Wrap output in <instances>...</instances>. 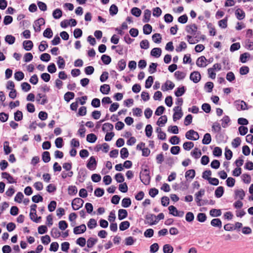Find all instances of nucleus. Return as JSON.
Instances as JSON below:
<instances>
[{
    "mask_svg": "<svg viewBox=\"0 0 253 253\" xmlns=\"http://www.w3.org/2000/svg\"><path fill=\"white\" fill-rule=\"evenodd\" d=\"M22 89L25 91L27 92L31 89V86L29 84L24 82L21 84Z\"/></svg>",
    "mask_w": 253,
    "mask_h": 253,
    "instance_id": "60",
    "label": "nucleus"
},
{
    "mask_svg": "<svg viewBox=\"0 0 253 253\" xmlns=\"http://www.w3.org/2000/svg\"><path fill=\"white\" fill-rule=\"evenodd\" d=\"M96 166L97 162L95 157L93 156L91 157L86 164L87 168L90 170H94L96 169Z\"/></svg>",
    "mask_w": 253,
    "mask_h": 253,
    "instance_id": "7",
    "label": "nucleus"
},
{
    "mask_svg": "<svg viewBox=\"0 0 253 253\" xmlns=\"http://www.w3.org/2000/svg\"><path fill=\"white\" fill-rule=\"evenodd\" d=\"M174 114L173 115V120L175 122L182 118L183 113L181 108L179 106H175L173 108Z\"/></svg>",
    "mask_w": 253,
    "mask_h": 253,
    "instance_id": "1",
    "label": "nucleus"
},
{
    "mask_svg": "<svg viewBox=\"0 0 253 253\" xmlns=\"http://www.w3.org/2000/svg\"><path fill=\"white\" fill-rule=\"evenodd\" d=\"M152 131L153 128L152 126L150 125H147L145 127L146 135L150 137L152 135Z\"/></svg>",
    "mask_w": 253,
    "mask_h": 253,
    "instance_id": "61",
    "label": "nucleus"
},
{
    "mask_svg": "<svg viewBox=\"0 0 253 253\" xmlns=\"http://www.w3.org/2000/svg\"><path fill=\"white\" fill-rule=\"evenodd\" d=\"M185 137L187 139L192 140H197L199 138V135L197 131L190 129L186 132Z\"/></svg>",
    "mask_w": 253,
    "mask_h": 253,
    "instance_id": "2",
    "label": "nucleus"
},
{
    "mask_svg": "<svg viewBox=\"0 0 253 253\" xmlns=\"http://www.w3.org/2000/svg\"><path fill=\"white\" fill-rule=\"evenodd\" d=\"M120 154H121V157L123 159H125L127 158L128 156V155H129L127 149L125 147L123 148L121 150Z\"/></svg>",
    "mask_w": 253,
    "mask_h": 253,
    "instance_id": "42",
    "label": "nucleus"
},
{
    "mask_svg": "<svg viewBox=\"0 0 253 253\" xmlns=\"http://www.w3.org/2000/svg\"><path fill=\"white\" fill-rule=\"evenodd\" d=\"M211 134L209 133H207L204 136V138L202 140V143L204 144L207 145L211 143Z\"/></svg>",
    "mask_w": 253,
    "mask_h": 253,
    "instance_id": "26",
    "label": "nucleus"
},
{
    "mask_svg": "<svg viewBox=\"0 0 253 253\" xmlns=\"http://www.w3.org/2000/svg\"><path fill=\"white\" fill-rule=\"evenodd\" d=\"M110 90V87L109 84H104L100 86V91L104 94H107Z\"/></svg>",
    "mask_w": 253,
    "mask_h": 253,
    "instance_id": "20",
    "label": "nucleus"
},
{
    "mask_svg": "<svg viewBox=\"0 0 253 253\" xmlns=\"http://www.w3.org/2000/svg\"><path fill=\"white\" fill-rule=\"evenodd\" d=\"M97 239L93 238H89L87 241V247L89 248H92L97 242Z\"/></svg>",
    "mask_w": 253,
    "mask_h": 253,
    "instance_id": "57",
    "label": "nucleus"
},
{
    "mask_svg": "<svg viewBox=\"0 0 253 253\" xmlns=\"http://www.w3.org/2000/svg\"><path fill=\"white\" fill-rule=\"evenodd\" d=\"M131 204V200L129 198H125L122 201V206L124 208L129 207Z\"/></svg>",
    "mask_w": 253,
    "mask_h": 253,
    "instance_id": "31",
    "label": "nucleus"
},
{
    "mask_svg": "<svg viewBox=\"0 0 253 253\" xmlns=\"http://www.w3.org/2000/svg\"><path fill=\"white\" fill-rule=\"evenodd\" d=\"M43 35L44 37L51 38L53 36V33L50 28H46L43 32Z\"/></svg>",
    "mask_w": 253,
    "mask_h": 253,
    "instance_id": "52",
    "label": "nucleus"
},
{
    "mask_svg": "<svg viewBox=\"0 0 253 253\" xmlns=\"http://www.w3.org/2000/svg\"><path fill=\"white\" fill-rule=\"evenodd\" d=\"M221 121L222 122L221 123L222 126L224 128H225L227 127L228 123L230 122V119L228 116H225L221 119Z\"/></svg>",
    "mask_w": 253,
    "mask_h": 253,
    "instance_id": "37",
    "label": "nucleus"
},
{
    "mask_svg": "<svg viewBox=\"0 0 253 253\" xmlns=\"http://www.w3.org/2000/svg\"><path fill=\"white\" fill-rule=\"evenodd\" d=\"M78 192V189L75 186H69L68 188V193L70 195H75Z\"/></svg>",
    "mask_w": 253,
    "mask_h": 253,
    "instance_id": "25",
    "label": "nucleus"
},
{
    "mask_svg": "<svg viewBox=\"0 0 253 253\" xmlns=\"http://www.w3.org/2000/svg\"><path fill=\"white\" fill-rule=\"evenodd\" d=\"M164 85L166 87V88H165V89H163L164 91L167 90L169 89H172L174 87V84L172 82H171L170 81H167L165 83Z\"/></svg>",
    "mask_w": 253,
    "mask_h": 253,
    "instance_id": "55",
    "label": "nucleus"
},
{
    "mask_svg": "<svg viewBox=\"0 0 253 253\" xmlns=\"http://www.w3.org/2000/svg\"><path fill=\"white\" fill-rule=\"evenodd\" d=\"M128 213L126 210L120 209L118 211V219L122 220L127 216Z\"/></svg>",
    "mask_w": 253,
    "mask_h": 253,
    "instance_id": "14",
    "label": "nucleus"
},
{
    "mask_svg": "<svg viewBox=\"0 0 253 253\" xmlns=\"http://www.w3.org/2000/svg\"><path fill=\"white\" fill-rule=\"evenodd\" d=\"M167 122V117L164 115L160 117L157 122V125L160 126L161 125H165Z\"/></svg>",
    "mask_w": 253,
    "mask_h": 253,
    "instance_id": "54",
    "label": "nucleus"
},
{
    "mask_svg": "<svg viewBox=\"0 0 253 253\" xmlns=\"http://www.w3.org/2000/svg\"><path fill=\"white\" fill-rule=\"evenodd\" d=\"M97 138V136L93 133H90L86 136V140L89 143L95 142Z\"/></svg>",
    "mask_w": 253,
    "mask_h": 253,
    "instance_id": "35",
    "label": "nucleus"
},
{
    "mask_svg": "<svg viewBox=\"0 0 253 253\" xmlns=\"http://www.w3.org/2000/svg\"><path fill=\"white\" fill-rule=\"evenodd\" d=\"M42 160L44 163H48L50 160V153L48 151H44L42 154Z\"/></svg>",
    "mask_w": 253,
    "mask_h": 253,
    "instance_id": "29",
    "label": "nucleus"
},
{
    "mask_svg": "<svg viewBox=\"0 0 253 253\" xmlns=\"http://www.w3.org/2000/svg\"><path fill=\"white\" fill-rule=\"evenodd\" d=\"M23 45L26 50L29 51L33 47V43L31 41H25L23 42Z\"/></svg>",
    "mask_w": 253,
    "mask_h": 253,
    "instance_id": "17",
    "label": "nucleus"
},
{
    "mask_svg": "<svg viewBox=\"0 0 253 253\" xmlns=\"http://www.w3.org/2000/svg\"><path fill=\"white\" fill-rule=\"evenodd\" d=\"M101 60L105 65H108L111 62V58L107 55L104 54L101 56Z\"/></svg>",
    "mask_w": 253,
    "mask_h": 253,
    "instance_id": "41",
    "label": "nucleus"
},
{
    "mask_svg": "<svg viewBox=\"0 0 253 253\" xmlns=\"http://www.w3.org/2000/svg\"><path fill=\"white\" fill-rule=\"evenodd\" d=\"M191 155L196 159L199 158L201 155L202 153L200 150H199L198 148H195L191 152Z\"/></svg>",
    "mask_w": 253,
    "mask_h": 253,
    "instance_id": "21",
    "label": "nucleus"
},
{
    "mask_svg": "<svg viewBox=\"0 0 253 253\" xmlns=\"http://www.w3.org/2000/svg\"><path fill=\"white\" fill-rule=\"evenodd\" d=\"M84 202V201L80 198H75L72 202L73 209L75 211L79 210L83 206Z\"/></svg>",
    "mask_w": 253,
    "mask_h": 253,
    "instance_id": "4",
    "label": "nucleus"
},
{
    "mask_svg": "<svg viewBox=\"0 0 253 253\" xmlns=\"http://www.w3.org/2000/svg\"><path fill=\"white\" fill-rule=\"evenodd\" d=\"M14 120L16 121H20L23 119V114L22 112L19 110H17L15 113H14Z\"/></svg>",
    "mask_w": 253,
    "mask_h": 253,
    "instance_id": "49",
    "label": "nucleus"
},
{
    "mask_svg": "<svg viewBox=\"0 0 253 253\" xmlns=\"http://www.w3.org/2000/svg\"><path fill=\"white\" fill-rule=\"evenodd\" d=\"M131 13L136 16L139 17L141 14V10L137 7H133L131 10Z\"/></svg>",
    "mask_w": 253,
    "mask_h": 253,
    "instance_id": "51",
    "label": "nucleus"
},
{
    "mask_svg": "<svg viewBox=\"0 0 253 253\" xmlns=\"http://www.w3.org/2000/svg\"><path fill=\"white\" fill-rule=\"evenodd\" d=\"M210 214L212 217H217L221 215V211L219 209H211L210 211Z\"/></svg>",
    "mask_w": 253,
    "mask_h": 253,
    "instance_id": "23",
    "label": "nucleus"
},
{
    "mask_svg": "<svg viewBox=\"0 0 253 253\" xmlns=\"http://www.w3.org/2000/svg\"><path fill=\"white\" fill-rule=\"evenodd\" d=\"M5 41L9 44H12L14 43L15 38L12 35H7L5 37Z\"/></svg>",
    "mask_w": 253,
    "mask_h": 253,
    "instance_id": "48",
    "label": "nucleus"
},
{
    "mask_svg": "<svg viewBox=\"0 0 253 253\" xmlns=\"http://www.w3.org/2000/svg\"><path fill=\"white\" fill-rule=\"evenodd\" d=\"M162 53V50L160 48L155 47L152 49L151 55L155 57H159Z\"/></svg>",
    "mask_w": 253,
    "mask_h": 253,
    "instance_id": "16",
    "label": "nucleus"
},
{
    "mask_svg": "<svg viewBox=\"0 0 253 253\" xmlns=\"http://www.w3.org/2000/svg\"><path fill=\"white\" fill-rule=\"evenodd\" d=\"M201 79L200 73L198 71H194L190 75V79L194 83H198Z\"/></svg>",
    "mask_w": 253,
    "mask_h": 253,
    "instance_id": "8",
    "label": "nucleus"
},
{
    "mask_svg": "<svg viewBox=\"0 0 253 253\" xmlns=\"http://www.w3.org/2000/svg\"><path fill=\"white\" fill-rule=\"evenodd\" d=\"M75 97V94L72 92H67L64 95V99L67 102H69L70 100L73 99Z\"/></svg>",
    "mask_w": 253,
    "mask_h": 253,
    "instance_id": "36",
    "label": "nucleus"
},
{
    "mask_svg": "<svg viewBox=\"0 0 253 253\" xmlns=\"http://www.w3.org/2000/svg\"><path fill=\"white\" fill-rule=\"evenodd\" d=\"M51 235L54 238H57L60 236L61 233L57 228L54 227L51 230Z\"/></svg>",
    "mask_w": 253,
    "mask_h": 253,
    "instance_id": "30",
    "label": "nucleus"
},
{
    "mask_svg": "<svg viewBox=\"0 0 253 253\" xmlns=\"http://www.w3.org/2000/svg\"><path fill=\"white\" fill-rule=\"evenodd\" d=\"M173 249L172 246L169 244H166L163 246V252L164 253H172Z\"/></svg>",
    "mask_w": 253,
    "mask_h": 253,
    "instance_id": "45",
    "label": "nucleus"
},
{
    "mask_svg": "<svg viewBox=\"0 0 253 253\" xmlns=\"http://www.w3.org/2000/svg\"><path fill=\"white\" fill-rule=\"evenodd\" d=\"M205 194V190L203 189H200L199 191L196 193V198L195 200L196 203L198 206H201V204L200 203V201L201 200V197H202Z\"/></svg>",
    "mask_w": 253,
    "mask_h": 253,
    "instance_id": "13",
    "label": "nucleus"
},
{
    "mask_svg": "<svg viewBox=\"0 0 253 253\" xmlns=\"http://www.w3.org/2000/svg\"><path fill=\"white\" fill-rule=\"evenodd\" d=\"M118 8L115 4H112L111 5L109 8L110 14L112 16H114L118 13Z\"/></svg>",
    "mask_w": 253,
    "mask_h": 253,
    "instance_id": "39",
    "label": "nucleus"
},
{
    "mask_svg": "<svg viewBox=\"0 0 253 253\" xmlns=\"http://www.w3.org/2000/svg\"><path fill=\"white\" fill-rule=\"evenodd\" d=\"M45 21L43 18H40L34 22L33 27L36 32H40L41 26L44 24Z\"/></svg>",
    "mask_w": 253,
    "mask_h": 253,
    "instance_id": "6",
    "label": "nucleus"
},
{
    "mask_svg": "<svg viewBox=\"0 0 253 253\" xmlns=\"http://www.w3.org/2000/svg\"><path fill=\"white\" fill-rule=\"evenodd\" d=\"M169 142L172 145L178 144L180 142V138L176 135L172 136L169 139Z\"/></svg>",
    "mask_w": 253,
    "mask_h": 253,
    "instance_id": "58",
    "label": "nucleus"
},
{
    "mask_svg": "<svg viewBox=\"0 0 253 253\" xmlns=\"http://www.w3.org/2000/svg\"><path fill=\"white\" fill-rule=\"evenodd\" d=\"M174 76L177 80H181L185 77L186 74L183 72L177 71L174 73Z\"/></svg>",
    "mask_w": 253,
    "mask_h": 253,
    "instance_id": "27",
    "label": "nucleus"
},
{
    "mask_svg": "<svg viewBox=\"0 0 253 253\" xmlns=\"http://www.w3.org/2000/svg\"><path fill=\"white\" fill-rule=\"evenodd\" d=\"M206 214L204 213H199L197 216V219L200 222H204L207 219Z\"/></svg>",
    "mask_w": 253,
    "mask_h": 253,
    "instance_id": "47",
    "label": "nucleus"
},
{
    "mask_svg": "<svg viewBox=\"0 0 253 253\" xmlns=\"http://www.w3.org/2000/svg\"><path fill=\"white\" fill-rule=\"evenodd\" d=\"M143 30L144 34L149 35L152 32V27L150 25L146 24L144 25Z\"/></svg>",
    "mask_w": 253,
    "mask_h": 253,
    "instance_id": "34",
    "label": "nucleus"
},
{
    "mask_svg": "<svg viewBox=\"0 0 253 253\" xmlns=\"http://www.w3.org/2000/svg\"><path fill=\"white\" fill-rule=\"evenodd\" d=\"M114 126L110 123H105L102 126V130L104 131H108L112 130L113 129Z\"/></svg>",
    "mask_w": 253,
    "mask_h": 253,
    "instance_id": "43",
    "label": "nucleus"
},
{
    "mask_svg": "<svg viewBox=\"0 0 253 253\" xmlns=\"http://www.w3.org/2000/svg\"><path fill=\"white\" fill-rule=\"evenodd\" d=\"M227 17H226L225 18L220 20L218 21V25L221 28L225 29L227 26Z\"/></svg>",
    "mask_w": 253,
    "mask_h": 253,
    "instance_id": "50",
    "label": "nucleus"
},
{
    "mask_svg": "<svg viewBox=\"0 0 253 253\" xmlns=\"http://www.w3.org/2000/svg\"><path fill=\"white\" fill-rule=\"evenodd\" d=\"M153 78L152 76H149L145 82V86L146 88H150L153 83Z\"/></svg>",
    "mask_w": 253,
    "mask_h": 253,
    "instance_id": "59",
    "label": "nucleus"
},
{
    "mask_svg": "<svg viewBox=\"0 0 253 253\" xmlns=\"http://www.w3.org/2000/svg\"><path fill=\"white\" fill-rule=\"evenodd\" d=\"M245 196L244 191L241 189L235 191V199L239 198L240 200H243Z\"/></svg>",
    "mask_w": 253,
    "mask_h": 253,
    "instance_id": "15",
    "label": "nucleus"
},
{
    "mask_svg": "<svg viewBox=\"0 0 253 253\" xmlns=\"http://www.w3.org/2000/svg\"><path fill=\"white\" fill-rule=\"evenodd\" d=\"M86 229L85 224H83L80 226H76L74 228V233L75 234H80L84 233Z\"/></svg>",
    "mask_w": 253,
    "mask_h": 253,
    "instance_id": "10",
    "label": "nucleus"
},
{
    "mask_svg": "<svg viewBox=\"0 0 253 253\" xmlns=\"http://www.w3.org/2000/svg\"><path fill=\"white\" fill-rule=\"evenodd\" d=\"M194 219V215L193 212L189 211L186 213L185 220L188 222H191Z\"/></svg>",
    "mask_w": 253,
    "mask_h": 253,
    "instance_id": "46",
    "label": "nucleus"
},
{
    "mask_svg": "<svg viewBox=\"0 0 253 253\" xmlns=\"http://www.w3.org/2000/svg\"><path fill=\"white\" fill-rule=\"evenodd\" d=\"M194 143L191 141H188L184 143L183 145V147L184 149L186 150H190L194 147Z\"/></svg>",
    "mask_w": 253,
    "mask_h": 253,
    "instance_id": "56",
    "label": "nucleus"
},
{
    "mask_svg": "<svg viewBox=\"0 0 253 253\" xmlns=\"http://www.w3.org/2000/svg\"><path fill=\"white\" fill-rule=\"evenodd\" d=\"M151 12L149 9H146L144 12L143 21L144 23L148 22L151 17Z\"/></svg>",
    "mask_w": 253,
    "mask_h": 253,
    "instance_id": "19",
    "label": "nucleus"
},
{
    "mask_svg": "<svg viewBox=\"0 0 253 253\" xmlns=\"http://www.w3.org/2000/svg\"><path fill=\"white\" fill-rule=\"evenodd\" d=\"M57 63L59 69H62L64 68L65 62L63 58H62L61 56H59L58 57V61Z\"/></svg>",
    "mask_w": 253,
    "mask_h": 253,
    "instance_id": "40",
    "label": "nucleus"
},
{
    "mask_svg": "<svg viewBox=\"0 0 253 253\" xmlns=\"http://www.w3.org/2000/svg\"><path fill=\"white\" fill-rule=\"evenodd\" d=\"M145 218L146 219L145 223L150 225L156 224L158 222V220H154V218H156V216L153 214H147L145 215Z\"/></svg>",
    "mask_w": 253,
    "mask_h": 253,
    "instance_id": "3",
    "label": "nucleus"
},
{
    "mask_svg": "<svg viewBox=\"0 0 253 253\" xmlns=\"http://www.w3.org/2000/svg\"><path fill=\"white\" fill-rule=\"evenodd\" d=\"M195 176V171L194 169H189L185 172V177L193 179Z\"/></svg>",
    "mask_w": 253,
    "mask_h": 253,
    "instance_id": "44",
    "label": "nucleus"
},
{
    "mask_svg": "<svg viewBox=\"0 0 253 253\" xmlns=\"http://www.w3.org/2000/svg\"><path fill=\"white\" fill-rule=\"evenodd\" d=\"M130 223L128 221H125L122 222L119 226L120 230L121 231H124L129 228Z\"/></svg>",
    "mask_w": 253,
    "mask_h": 253,
    "instance_id": "28",
    "label": "nucleus"
},
{
    "mask_svg": "<svg viewBox=\"0 0 253 253\" xmlns=\"http://www.w3.org/2000/svg\"><path fill=\"white\" fill-rule=\"evenodd\" d=\"M24 78V74L22 71L16 72L14 74V78L17 81L22 80Z\"/></svg>",
    "mask_w": 253,
    "mask_h": 253,
    "instance_id": "33",
    "label": "nucleus"
},
{
    "mask_svg": "<svg viewBox=\"0 0 253 253\" xmlns=\"http://www.w3.org/2000/svg\"><path fill=\"white\" fill-rule=\"evenodd\" d=\"M235 14L236 18L239 20H241L245 17V12L241 8L237 9Z\"/></svg>",
    "mask_w": 253,
    "mask_h": 253,
    "instance_id": "12",
    "label": "nucleus"
},
{
    "mask_svg": "<svg viewBox=\"0 0 253 253\" xmlns=\"http://www.w3.org/2000/svg\"><path fill=\"white\" fill-rule=\"evenodd\" d=\"M224 193V188L222 186L218 187L215 191V196L216 198H219Z\"/></svg>",
    "mask_w": 253,
    "mask_h": 253,
    "instance_id": "22",
    "label": "nucleus"
},
{
    "mask_svg": "<svg viewBox=\"0 0 253 253\" xmlns=\"http://www.w3.org/2000/svg\"><path fill=\"white\" fill-rule=\"evenodd\" d=\"M96 221L93 218L90 219V220L87 223V226L89 229H92L96 227Z\"/></svg>",
    "mask_w": 253,
    "mask_h": 253,
    "instance_id": "64",
    "label": "nucleus"
},
{
    "mask_svg": "<svg viewBox=\"0 0 253 253\" xmlns=\"http://www.w3.org/2000/svg\"><path fill=\"white\" fill-rule=\"evenodd\" d=\"M157 66H158L157 63H152L150 65L149 67V69H148L149 72L150 74H153V73H155L156 71V69H157Z\"/></svg>",
    "mask_w": 253,
    "mask_h": 253,
    "instance_id": "63",
    "label": "nucleus"
},
{
    "mask_svg": "<svg viewBox=\"0 0 253 253\" xmlns=\"http://www.w3.org/2000/svg\"><path fill=\"white\" fill-rule=\"evenodd\" d=\"M197 31V27L196 24H193L190 25H187L186 27V31L192 35H195Z\"/></svg>",
    "mask_w": 253,
    "mask_h": 253,
    "instance_id": "9",
    "label": "nucleus"
},
{
    "mask_svg": "<svg viewBox=\"0 0 253 253\" xmlns=\"http://www.w3.org/2000/svg\"><path fill=\"white\" fill-rule=\"evenodd\" d=\"M140 179L141 181L145 185H148L150 183V176L149 174H145V175H140Z\"/></svg>",
    "mask_w": 253,
    "mask_h": 253,
    "instance_id": "32",
    "label": "nucleus"
},
{
    "mask_svg": "<svg viewBox=\"0 0 253 253\" xmlns=\"http://www.w3.org/2000/svg\"><path fill=\"white\" fill-rule=\"evenodd\" d=\"M185 92V88L184 86L181 87H178L175 91L174 94L176 97H179L184 94Z\"/></svg>",
    "mask_w": 253,
    "mask_h": 253,
    "instance_id": "24",
    "label": "nucleus"
},
{
    "mask_svg": "<svg viewBox=\"0 0 253 253\" xmlns=\"http://www.w3.org/2000/svg\"><path fill=\"white\" fill-rule=\"evenodd\" d=\"M211 225L213 227L220 228L222 226V222L219 218H214L211 222Z\"/></svg>",
    "mask_w": 253,
    "mask_h": 253,
    "instance_id": "18",
    "label": "nucleus"
},
{
    "mask_svg": "<svg viewBox=\"0 0 253 253\" xmlns=\"http://www.w3.org/2000/svg\"><path fill=\"white\" fill-rule=\"evenodd\" d=\"M152 40L155 43H160L162 41V37L160 34L156 33L152 36Z\"/></svg>",
    "mask_w": 253,
    "mask_h": 253,
    "instance_id": "53",
    "label": "nucleus"
},
{
    "mask_svg": "<svg viewBox=\"0 0 253 253\" xmlns=\"http://www.w3.org/2000/svg\"><path fill=\"white\" fill-rule=\"evenodd\" d=\"M208 61L204 56L199 57L196 61V65L199 67H205L207 64L206 61Z\"/></svg>",
    "mask_w": 253,
    "mask_h": 253,
    "instance_id": "11",
    "label": "nucleus"
},
{
    "mask_svg": "<svg viewBox=\"0 0 253 253\" xmlns=\"http://www.w3.org/2000/svg\"><path fill=\"white\" fill-rule=\"evenodd\" d=\"M235 105L238 111L248 110L247 104L244 101L237 100L235 102Z\"/></svg>",
    "mask_w": 253,
    "mask_h": 253,
    "instance_id": "5",
    "label": "nucleus"
},
{
    "mask_svg": "<svg viewBox=\"0 0 253 253\" xmlns=\"http://www.w3.org/2000/svg\"><path fill=\"white\" fill-rule=\"evenodd\" d=\"M50 55L48 53H44L40 56V59L44 62H48L50 59Z\"/></svg>",
    "mask_w": 253,
    "mask_h": 253,
    "instance_id": "62",
    "label": "nucleus"
},
{
    "mask_svg": "<svg viewBox=\"0 0 253 253\" xmlns=\"http://www.w3.org/2000/svg\"><path fill=\"white\" fill-rule=\"evenodd\" d=\"M62 15V10L60 9L57 8L53 12L52 15L55 19H59Z\"/></svg>",
    "mask_w": 253,
    "mask_h": 253,
    "instance_id": "38",
    "label": "nucleus"
}]
</instances>
